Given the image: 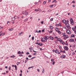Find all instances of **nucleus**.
Masks as SVG:
<instances>
[{"mask_svg":"<svg viewBox=\"0 0 76 76\" xmlns=\"http://www.w3.org/2000/svg\"><path fill=\"white\" fill-rule=\"evenodd\" d=\"M49 39V37L46 36L44 38H43L41 39L42 42H47V39Z\"/></svg>","mask_w":76,"mask_h":76,"instance_id":"obj_1","label":"nucleus"},{"mask_svg":"<svg viewBox=\"0 0 76 76\" xmlns=\"http://www.w3.org/2000/svg\"><path fill=\"white\" fill-rule=\"evenodd\" d=\"M70 24L72 25H74V21L72 19V18L70 19Z\"/></svg>","mask_w":76,"mask_h":76,"instance_id":"obj_2","label":"nucleus"},{"mask_svg":"<svg viewBox=\"0 0 76 76\" xmlns=\"http://www.w3.org/2000/svg\"><path fill=\"white\" fill-rule=\"evenodd\" d=\"M65 25L68 29H70L71 28L69 23H65Z\"/></svg>","mask_w":76,"mask_h":76,"instance_id":"obj_3","label":"nucleus"},{"mask_svg":"<svg viewBox=\"0 0 76 76\" xmlns=\"http://www.w3.org/2000/svg\"><path fill=\"white\" fill-rule=\"evenodd\" d=\"M66 32L68 34H71V32H70V31L69 29L66 30Z\"/></svg>","mask_w":76,"mask_h":76,"instance_id":"obj_4","label":"nucleus"},{"mask_svg":"<svg viewBox=\"0 0 76 76\" xmlns=\"http://www.w3.org/2000/svg\"><path fill=\"white\" fill-rule=\"evenodd\" d=\"M64 49L66 51H68V50H69V48H68V47L67 46H65L64 47Z\"/></svg>","mask_w":76,"mask_h":76,"instance_id":"obj_5","label":"nucleus"},{"mask_svg":"<svg viewBox=\"0 0 76 76\" xmlns=\"http://www.w3.org/2000/svg\"><path fill=\"white\" fill-rule=\"evenodd\" d=\"M55 52L56 53H58L59 54H60V53L58 51L57 49L55 50Z\"/></svg>","mask_w":76,"mask_h":76,"instance_id":"obj_6","label":"nucleus"},{"mask_svg":"<svg viewBox=\"0 0 76 76\" xmlns=\"http://www.w3.org/2000/svg\"><path fill=\"white\" fill-rule=\"evenodd\" d=\"M55 30L56 31V32H58L59 31H60V29L59 28L57 27L55 28Z\"/></svg>","mask_w":76,"mask_h":76,"instance_id":"obj_7","label":"nucleus"},{"mask_svg":"<svg viewBox=\"0 0 76 76\" xmlns=\"http://www.w3.org/2000/svg\"><path fill=\"white\" fill-rule=\"evenodd\" d=\"M61 58H66V56L65 55H62L61 56Z\"/></svg>","mask_w":76,"mask_h":76,"instance_id":"obj_8","label":"nucleus"},{"mask_svg":"<svg viewBox=\"0 0 76 76\" xmlns=\"http://www.w3.org/2000/svg\"><path fill=\"white\" fill-rule=\"evenodd\" d=\"M49 38L51 40H53L54 39V37L52 36H50Z\"/></svg>","mask_w":76,"mask_h":76,"instance_id":"obj_9","label":"nucleus"},{"mask_svg":"<svg viewBox=\"0 0 76 76\" xmlns=\"http://www.w3.org/2000/svg\"><path fill=\"white\" fill-rule=\"evenodd\" d=\"M62 40H63L61 39L60 38H58V41H59V42H61Z\"/></svg>","mask_w":76,"mask_h":76,"instance_id":"obj_10","label":"nucleus"},{"mask_svg":"<svg viewBox=\"0 0 76 76\" xmlns=\"http://www.w3.org/2000/svg\"><path fill=\"white\" fill-rule=\"evenodd\" d=\"M62 22L63 23H66V20L64 19L62 20Z\"/></svg>","mask_w":76,"mask_h":76,"instance_id":"obj_11","label":"nucleus"},{"mask_svg":"<svg viewBox=\"0 0 76 76\" xmlns=\"http://www.w3.org/2000/svg\"><path fill=\"white\" fill-rule=\"evenodd\" d=\"M74 39H71L69 40V41L70 42H74Z\"/></svg>","mask_w":76,"mask_h":76,"instance_id":"obj_12","label":"nucleus"},{"mask_svg":"<svg viewBox=\"0 0 76 76\" xmlns=\"http://www.w3.org/2000/svg\"><path fill=\"white\" fill-rule=\"evenodd\" d=\"M49 29H50V30L53 29V26H50L49 27Z\"/></svg>","mask_w":76,"mask_h":76,"instance_id":"obj_13","label":"nucleus"},{"mask_svg":"<svg viewBox=\"0 0 76 76\" xmlns=\"http://www.w3.org/2000/svg\"><path fill=\"white\" fill-rule=\"evenodd\" d=\"M60 42L61 43V44H63V45H64V44H65V43L63 41V40Z\"/></svg>","mask_w":76,"mask_h":76,"instance_id":"obj_14","label":"nucleus"},{"mask_svg":"<svg viewBox=\"0 0 76 76\" xmlns=\"http://www.w3.org/2000/svg\"><path fill=\"white\" fill-rule=\"evenodd\" d=\"M64 37H65V38H69V36L66 35L65 36H64Z\"/></svg>","mask_w":76,"mask_h":76,"instance_id":"obj_15","label":"nucleus"},{"mask_svg":"<svg viewBox=\"0 0 76 76\" xmlns=\"http://www.w3.org/2000/svg\"><path fill=\"white\" fill-rule=\"evenodd\" d=\"M53 30L50 31H49L48 30V31L49 32L50 34H51L52 33V32H53Z\"/></svg>","mask_w":76,"mask_h":76,"instance_id":"obj_16","label":"nucleus"},{"mask_svg":"<svg viewBox=\"0 0 76 76\" xmlns=\"http://www.w3.org/2000/svg\"><path fill=\"white\" fill-rule=\"evenodd\" d=\"M54 2L55 3H57V1H56V0H54V1H53L52 3H54Z\"/></svg>","mask_w":76,"mask_h":76,"instance_id":"obj_17","label":"nucleus"},{"mask_svg":"<svg viewBox=\"0 0 76 76\" xmlns=\"http://www.w3.org/2000/svg\"><path fill=\"white\" fill-rule=\"evenodd\" d=\"M59 34H61V32L60 31V30L57 32Z\"/></svg>","mask_w":76,"mask_h":76,"instance_id":"obj_18","label":"nucleus"},{"mask_svg":"<svg viewBox=\"0 0 76 76\" xmlns=\"http://www.w3.org/2000/svg\"><path fill=\"white\" fill-rule=\"evenodd\" d=\"M15 57V55H13L12 56H11L10 57V58H14Z\"/></svg>","mask_w":76,"mask_h":76,"instance_id":"obj_19","label":"nucleus"},{"mask_svg":"<svg viewBox=\"0 0 76 76\" xmlns=\"http://www.w3.org/2000/svg\"><path fill=\"white\" fill-rule=\"evenodd\" d=\"M28 20V19L26 18V19H25L24 20V22H26L27 20Z\"/></svg>","mask_w":76,"mask_h":76,"instance_id":"obj_20","label":"nucleus"},{"mask_svg":"<svg viewBox=\"0 0 76 76\" xmlns=\"http://www.w3.org/2000/svg\"><path fill=\"white\" fill-rule=\"evenodd\" d=\"M9 31H13V28H12L11 29H9Z\"/></svg>","mask_w":76,"mask_h":76,"instance_id":"obj_21","label":"nucleus"},{"mask_svg":"<svg viewBox=\"0 0 76 76\" xmlns=\"http://www.w3.org/2000/svg\"><path fill=\"white\" fill-rule=\"evenodd\" d=\"M62 35H63V36L64 37L66 35V34L64 33H63Z\"/></svg>","mask_w":76,"mask_h":76,"instance_id":"obj_22","label":"nucleus"},{"mask_svg":"<svg viewBox=\"0 0 76 76\" xmlns=\"http://www.w3.org/2000/svg\"><path fill=\"white\" fill-rule=\"evenodd\" d=\"M71 37L72 38H73V37H75V35L72 34V35H71Z\"/></svg>","mask_w":76,"mask_h":76,"instance_id":"obj_23","label":"nucleus"},{"mask_svg":"<svg viewBox=\"0 0 76 76\" xmlns=\"http://www.w3.org/2000/svg\"><path fill=\"white\" fill-rule=\"evenodd\" d=\"M21 53H21V52H20V51H19L18 52V54H21Z\"/></svg>","mask_w":76,"mask_h":76,"instance_id":"obj_24","label":"nucleus"},{"mask_svg":"<svg viewBox=\"0 0 76 76\" xmlns=\"http://www.w3.org/2000/svg\"><path fill=\"white\" fill-rule=\"evenodd\" d=\"M14 18H15V19H17L18 18V17L16 15H15L14 16Z\"/></svg>","mask_w":76,"mask_h":76,"instance_id":"obj_25","label":"nucleus"},{"mask_svg":"<svg viewBox=\"0 0 76 76\" xmlns=\"http://www.w3.org/2000/svg\"><path fill=\"white\" fill-rule=\"evenodd\" d=\"M51 61H53V62L54 61V59H51Z\"/></svg>","mask_w":76,"mask_h":76,"instance_id":"obj_26","label":"nucleus"},{"mask_svg":"<svg viewBox=\"0 0 76 76\" xmlns=\"http://www.w3.org/2000/svg\"><path fill=\"white\" fill-rule=\"evenodd\" d=\"M11 69V67L10 66H9L8 68L9 70H10Z\"/></svg>","mask_w":76,"mask_h":76,"instance_id":"obj_27","label":"nucleus"},{"mask_svg":"<svg viewBox=\"0 0 76 76\" xmlns=\"http://www.w3.org/2000/svg\"><path fill=\"white\" fill-rule=\"evenodd\" d=\"M72 30H73V31H75V28H72Z\"/></svg>","mask_w":76,"mask_h":76,"instance_id":"obj_28","label":"nucleus"},{"mask_svg":"<svg viewBox=\"0 0 76 76\" xmlns=\"http://www.w3.org/2000/svg\"><path fill=\"white\" fill-rule=\"evenodd\" d=\"M42 73H44V69H43Z\"/></svg>","mask_w":76,"mask_h":76,"instance_id":"obj_29","label":"nucleus"},{"mask_svg":"<svg viewBox=\"0 0 76 76\" xmlns=\"http://www.w3.org/2000/svg\"><path fill=\"white\" fill-rule=\"evenodd\" d=\"M43 4H46V1H44L43 2Z\"/></svg>","mask_w":76,"mask_h":76,"instance_id":"obj_30","label":"nucleus"},{"mask_svg":"<svg viewBox=\"0 0 76 76\" xmlns=\"http://www.w3.org/2000/svg\"><path fill=\"white\" fill-rule=\"evenodd\" d=\"M28 15V12H27L25 14V15H26V16Z\"/></svg>","mask_w":76,"mask_h":76,"instance_id":"obj_31","label":"nucleus"},{"mask_svg":"<svg viewBox=\"0 0 76 76\" xmlns=\"http://www.w3.org/2000/svg\"><path fill=\"white\" fill-rule=\"evenodd\" d=\"M15 18L14 17L12 18V20H15Z\"/></svg>","mask_w":76,"mask_h":76,"instance_id":"obj_32","label":"nucleus"},{"mask_svg":"<svg viewBox=\"0 0 76 76\" xmlns=\"http://www.w3.org/2000/svg\"><path fill=\"white\" fill-rule=\"evenodd\" d=\"M41 31L39 30L38 31V33H41Z\"/></svg>","mask_w":76,"mask_h":76,"instance_id":"obj_33","label":"nucleus"},{"mask_svg":"<svg viewBox=\"0 0 76 76\" xmlns=\"http://www.w3.org/2000/svg\"><path fill=\"white\" fill-rule=\"evenodd\" d=\"M40 46H41V45H42V44L41 43H39L38 44Z\"/></svg>","mask_w":76,"mask_h":76,"instance_id":"obj_34","label":"nucleus"},{"mask_svg":"<svg viewBox=\"0 0 76 76\" xmlns=\"http://www.w3.org/2000/svg\"><path fill=\"white\" fill-rule=\"evenodd\" d=\"M41 24H44V21H41Z\"/></svg>","mask_w":76,"mask_h":76,"instance_id":"obj_35","label":"nucleus"},{"mask_svg":"<svg viewBox=\"0 0 76 76\" xmlns=\"http://www.w3.org/2000/svg\"><path fill=\"white\" fill-rule=\"evenodd\" d=\"M58 26H61V24H58Z\"/></svg>","mask_w":76,"mask_h":76,"instance_id":"obj_36","label":"nucleus"},{"mask_svg":"<svg viewBox=\"0 0 76 76\" xmlns=\"http://www.w3.org/2000/svg\"><path fill=\"white\" fill-rule=\"evenodd\" d=\"M56 26H58V24H56Z\"/></svg>","mask_w":76,"mask_h":76,"instance_id":"obj_37","label":"nucleus"},{"mask_svg":"<svg viewBox=\"0 0 76 76\" xmlns=\"http://www.w3.org/2000/svg\"><path fill=\"white\" fill-rule=\"evenodd\" d=\"M50 7H53V5H50Z\"/></svg>","mask_w":76,"mask_h":76,"instance_id":"obj_38","label":"nucleus"},{"mask_svg":"<svg viewBox=\"0 0 76 76\" xmlns=\"http://www.w3.org/2000/svg\"><path fill=\"white\" fill-rule=\"evenodd\" d=\"M35 32H37V33H38V30H36L35 31Z\"/></svg>","mask_w":76,"mask_h":76,"instance_id":"obj_39","label":"nucleus"},{"mask_svg":"<svg viewBox=\"0 0 76 76\" xmlns=\"http://www.w3.org/2000/svg\"><path fill=\"white\" fill-rule=\"evenodd\" d=\"M72 3H75V1H72Z\"/></svg>","mask_w":76,"mask_h":76,"instance_id":"obj_40","label":"nucleus"},{"mask_svg":"<svg viewBox=\"0 0 76 76\" xmlns=\"http://www.w3.org/2000/svg\"><path fill=\"white\" fill-rule=\"evenodd\" d=\"M32 40H34V37H32Z\"/></svg>","mask_w":76,"mask_h":76,"instance_id":"obj_41","label":"nucleus"},{"mask_svg":"<svg viewBox=\"0 0 76 76\" xmlns=\"http://www.w3.org/2000/svg\"><path fill=\"white\" fill-rule=\"evenodd\" d=\"M54 64H55V62H53V63H52V64L53 65H54Z\"/></svg>","mask_w":76,"mask_h":76,"instance_id":"obj_42","label":"nucleus"},{"mask_svg":"<svg viewBox=\"0 0 76 76\" xmlns=\"http://www.w3.org/2000/svg\"><path fill=\"white\" fill-rule=\"evenodd\" d=\"M51 10H48V12H51Z\"/></svg>","mask_w":76,"mask_h":76,"instance_id":"obj_43","label":"nucleus"},{"mask_svg":"<svg viewBox=\"0 0 76 76\" xmlns=\"http://www.w3.org/2000/svg\"><path fill=\"white\" fill-rule=\"evenodd\" d=\"M17 66H18V65H19V62H17Z\"/></svg>","mask_w":76,"mask_h":76,"instance_id":"obj_44","label":"nucleus"},{"mask_svg":"<svg viewBox=\"0 0 76 76\" xmlns=\"http://www.w3.org/2000/svg\"><path fill=\"white\" fill-rule=\"evenodd\" d=\"M60 52H61V53H63V50L61 49L60 50Z\"/></svg>","mask_w":76,"mask_h":76,"instance_id":"obj_45","label":"nucleus"},{"mask_svg":"<svg viewBox=\"0 0 76 76\" xmlns=\"http://www.w3.org/2000/svg\"><path fill=\"white\" fill-rule=\"evenodd\" d=\"M28 57H32V56L31 55H29L28 56Z\"/></svg>","mask_w":76,"mask_h":76,"instance_id":"obj_46","label":"nucleus"},{"mask_svg":"<svg viewBox=\"0 0 76 76\" xmlns=\"http://www.w3.org/2000/svg\"><path fill=\"white\" fill-rule=\"evenodd\" d=\"M28 61V60H25V63H26V62H27V61Z\"/></svg>","mask_w":76,"mask_h":76,"instance_id":"obj_47","label":"nucleus"},{"mask_svg":"<svg viewBox=\"0 0 76 76\" xmlns=\"http://www.w3.org/2000/svg\"><path fill=\"white\" fill-rule=\"evenodd\" d=\"M66 23H68L69 22V20H67L66 21Z\"/></svg>","mask_w":76,"mask_h":76,"instance_id":"obj_48","label":"nucleus"},{"mask_svg":"<svg viewBox=\"0 0 76 76\" xmlns=\"http://www.w3.org/2000/svg\"><path fill=\"white\" fill-rule=\"evenodd\" d=\"M50 20L51 21H53V18H52L51 19H50Z\"/></svg>","mask_w":76,"mask_h":76,"instance_id":"obj_49","label":"nucleus"},{"mask_svg":"<svg viewBox=\"0 0 76 76\" xmlns=\"http://www.w3.org/2000/svg\"><path fill=\"white\" fill-rule=\"evenodd\" d=\"M33 55H34V56H35V55H37V53H34L33 54Z\"/></svg>","mask_w":76,"mask_h":76,"instance_id":"obj_50","label":"nucleus"},{"mask_svg":"<svg viewBox=\"0 0 76 76\" xmlns=\"http://www.w3.org/2000/svg\"><path fill=\"white\" fill-rule=\"evenodd\" d=\"M66 45H68V43H67V41L66 42Z\"/></svg>","mask_w":76,"mask_h":76,"instance_id":"obj_51","label":"nucleus"},{"mask_svg":"<svg viewBox=\"0 0 76 76\" xmlns=\"http://www.w3.org/2000/svg\"><path fill=\"white\" fill-rule=\"evenodd\" d=\"M19 56V57H21L22 56H22V55H20Z\"/></svg>","mask_w":76,"mask_h":76,"instance_id":"obj_52","label":"nucleus"},{"mask_svg":"<svg viewBox=\"0 0 76 76\" xmlns=\"http://www.w3.org/2000/svg\"><path fill=\"white\" fill-rule=\"evenodd\" d=\"M29 49H30V50H33V48H29Z\"/></svg>","mask_w":76,"mask_h":76,"instance_id":"obj_53","label":"nucleus"},{"mask_svg":"<svg viewBox=\"0 0 76 76\" xmlns=\"http://www.w3.org/2000/svg\"><path fill=\"white\" fill-rule=\"evenodd\" d=\"M37 71L39 72V69H37Z\"/></svg>","mask_w":76,"mask_h":76,"instance_id":"obj_54","label":"nucleus"},{"mask_svg":"<svg viewBox=\"0 0 76 76\" xmlns=\"http://www.w3.org/2000/svg\"><path fill=\"white\" fill-rule=\"evenodd\" d=\"M22 14H23V15H24V14H25V12L23 11V12Z\"/></svg>","mask_w":76,"mask_h":76,"instance_id":"obj_55","label":"nucleus"},{"mask_svg":"<svg viewBox=\"0 0 76 76\" xmlns=\"http://www.w3.org/2000/svg\"><path fill=\"white\" fill-rule=\"evenodd\" d=\"M3 27L1 26H0V29H2Z\"/></svg>","mask_w":76,"mask_h":76,"instance_id":"obj_56","label":"nucleus"},{"mask_svg":"<svg viewBox=\"0 0 76 76\" xmlns=\"http://www.w3.org/2000/svg\"><path fill=\"white\" fill-rule=\"evenodd\" d=\"M39 49L40 50H41V51H42V49L41 48H40Z\"/></svg>","mask_w":76,"mask_h":76,"instance_id":"obj_57","label":"nucleus"},{"mask_svg":"<svg viewBox=\"0 0 76 76\" xmlns=\"http://www.w3.org/2000/svg\"><path fill=\"white\" fill-rule=\"evenodd\" d=\"M26 54H29V52H27Z\"/></svg>","mask_w":76,"mask_h":76,"instance_id":"obj_58","label":"nucleus"},{"mask_svg":"<svg viewBox=\"0 0 76 76\" xmlns=\"http://www.w3.org/2000/svg\"><path fill=\"white\" fill-rule=\"evenodd\" d=\"M17 69H18V68H15V70H17Z\"/></svg>","mask_w":76,"mask_h":76,"instance_id":"obj_59","label":"nucleus"},{"mask_svg":"<svg viewBox=\"0 0 76 76\" xmlns=\"http://www.w3.org/2000/svg\"><path fill=\"white\" fill-rule=\"evenodd\" d=\"M72 6H73V7H75V5H73Z\"/></svg>","mask_w":76,"mask_h":76,"instance_id":"obj_60","label":"nucleus"},{"mask_svg":"<svg viewBox=\"0 0 76 76\" xmlns=\"http://www.w3.org/2000/svg\"><path fill=\"white\" fill-rule=\"evenodd\" d=\"M5 69H7V66H5Z\"/></svg>","mask_w":76,"mask_h":76,"instance_id":"obj_61","label":"nucleus"},{"mask_svg":"<svg viewBox=\"0 0 76 76\" xmlns=\"http://www.w3.org/2000/svg\"><path fill=\"white\" fill-rule=\"evenodd\" d=\"M9 23H10V21H8L7 22V24H8Z\"/></svg>","mask_w":76,"mask_h":76,"instance_id":"obj_62","label":"nucleus"},{"mask_svg":"<svg viewBox=\"0 0 76 76\" xmlns=\"http://www.w3.org/2000/svg\"><path fill=\"white\" fill-rule=\"evenodd\" d=\"M26 60L28 61V58H26Z\"/></svg>","mask_w":76,"mask_h":76,"instance_id":"obj_63","label":"nucleus"},{"mask_svg":"<svg viewBox=\"0 0 76 76\" xmlns=\"http://www.w3.org/2000/svg\"><path fill=\"white\" fill-rule=\"evenodd\" d=\"M42 32H44V31H45L44 29L42 30Z\"/></svg>","mask_w":76,"mask_h":76,"instance_id":"obj_64","label":"nucleus"}]
</instances>
